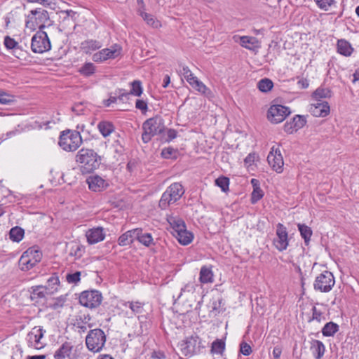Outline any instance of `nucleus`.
<instances>
[{
	"instance_id": "1",
	"label": "nucleus",
	"mask_w": 359,
	"mask_h": 359,
	"mask_svg": "<svg viewBox=\"0 0 359 359\" xmlns=\"http://www.w3.org/2000/svg\"><path fill=\"white\" fill-rule=\"evenodd\" d=\"M76 161L79 164L81 172L87 174L99 168L101 158L93 149L82 148L76 156Z\"/></svg>"
},
{
	"instance_id": "2",
	"label": "nucleus",
	"mask_w": 359,
	"mask_h": 359,
	"mask_svg": "<svg viewBox=\"0 0 359 359\" xmlns=\"http://www.w3.org/2000/svg\"><path fill=\"white\" fill-rule=\"evenodd\" d=\"M166 220L172 229V233L180 244L187 245L193 241L194 234L187 229L185 222L180 217L168 215Z\"/></svg>"
},
{
	"instance_id": "3",
	"label": "nucleus",
	"mask_w": 359,
	"mask_h": 359,
	"mask_svg": "<svg viewBox=\"0 0 359 359\" xmlns=\"http://www.w3.org/2000/svg\"><path fill=\"white\" fill-rule=\"evenodd\" d=\"M165 128L164 121L161 116H156L147 119L142 124V141L144 143L149 142L152 137L163 133Z\"/></svg>"
},
{
	"instance_id": "4",
	"label": "nucleus",
	"mask_w": 359,
	"mask_h": 359,
	"mask_svg": "<svg viewBox=\"0 0 359 359\" xmlns=\"http://www.w3.org/2000/svg\"><path fill=\"white\" fill-rule=\"evenodd\" d=\"M107 336L100 328L90 330L86 337V345L88 349L93 353L100 352L106 343Z\"/></svg>"
},
{
	"instance_id": "5",
	"label": "nucleus",
	"mask_w": 359,
	"mask_h": 359,
	"mask_svg": "<svg viewBox=\"0 0 359 359\" xmlns=\"http://www.w3.org/2000/svg\"><path fill=\"white\" fill-rule=\"evenodd\" d=\"M183 187L180 183H173L163 192L159 201V207L165 210L169 205L177 202L184 194Z\"/></svg>"
},
{
	"instance_id": "6",
	"label": "nucleus",
	"mask_w": 359,
	"mask_h": 359,
	"mask_svg": "<svg viewBox=\"0 0 359 359\" xmlns=\"http://www.w3.org/2000/svg\"><path fill=\"white\" fill-rule=\"evenodd\" d=\"M178 346L182 354L184 356L198 354L205 347L201 339L196 334L186 337L178 344Z\"/></svg>"
},
{
	"instance_id": "7",
	"label": "nucleus",
	"mask_w": 359,
	"mask_h": 359,
	"mask_svg": "<svg viewBox=\"0 0 359 359\" xmlns=\"http://www.w3.org/2000/svg\"><path fill=\"white\" fill-rule=\"evenodd\" d=\"M82 142L79 132L70 130L61 133L59 140L60 147L65 151H73L76 150Z\"/></svg>"
},
{
	"instance_id": "8",
	"label": "nucleus",
	"mask_w": 359,
	"mask_h": 359,
	"mask_svg": "<svg viewBox=\"0 0 359 359\" xmlns=\"http://www.w3.org/2000/svg\"><path fill=\"white\" fill-rule=\"evenodd\" d=\"M42 253L35 247H32L24 252L20 257L18 264L23 271L32 269L36 264L41 262Z\"/></svg>"
},
{
	"instance_id": "9",
	"label": "nucleus",
	"mask_w": 359,
	"mask_h": 359,
	"mask_svg": "<svg viewBox=\"0 0 359 359\" xmlns=\"http://www.w3.org/2000/svg\"><path fill=\"white\" fill-rule=\"evenodd\" d=\"M49 20L48 12L42 8L32 10L27 15L26 27L35 29L36 27L41 30L45 27V23Z\"/></svg>"
},
{
	"instance_id": "10",
	"label": "nucleus",
	"mask_w": 359,
	"mask_h": 359,
	"mask_svg": "<svg viewBox=\"0 0 359 359\" xmlns=\"http://www.w3.org/2000/svg\"><path fill=\"white\" fill-rule=\"evenodd\" d=\"M335 284V280L332 273L324 271L316 277L313 288L321 292H329Z\"/></svg>"
},
{
	"instance_id": "11",
	"label": "nucleus",
	"mask_w": 359,
	"mask_h": 359,
	"mask_svg": "<svg viewBox=\"0 0 359 359\" xmlns=\"http://www.w3.org/2000/svg\"><path fill=\"white\" fill-rule=\"evenodd\" d=\"M31 48L35 53H43L50 50L51 44L46 32L40 30L32 36Z\"/></svg>"
},
{
	"instance_id": "12",
	"label": "nucleus",
	"mask_w": 359,
	"mask_h": 359,
	"mask_svg": "<svg viewBox=\"0 0 359 359\" xmlns=\"http://www.w3.org/2000/svg\"><path fill=\"white\" fill-rule=\"evenodd\" d=\"M102 301V293L98 290H86L81 293L79 303L88 308L93 309L100 305Z\"/></svg>"
},
{
	"instance_id": "13",
	"label": "nucleus",
	"mask_w": 359,
	"mask_h": 359,
	"mask_svg": "<svg viewBox=\"0 0 359 359\" xmlns=\"http://www.w3.org/2000/svg\"><path fill=\"white\" fill-rule=\"evenodd\" d=\"M291 113L289 107L281 104H273L268 110L267 117L273 123H279L283 121Z\"/></svg>"
},
{
	"instance_id": "14",
	"label": "nucleus",
	"mask_w": 359,
	"mask_h": 359,
	"mask_svg": "<svg viewBox=\"0 0 359 359\" xmlns=\"http://www.w3.org/2000/svg\"><path fill=\"white\" fill-rule=\"evenodd\" d=\"M121 52V47L114 44L109 48H104L93 55L92 59L95 62H102L109 59H115Z\"/></svg>"
},
{
	"instance_id": "15",
	"label": "nucleus",
	"mask_w": 359,
	"mask_h": 359,
	"mask_svg": "<svg viewBox=\"0 0 359 359\" xmlns=\"http://www.w3.org/2000/svg\"><path fill=\"white\" fill-rule=\"evenodd\" d=\"M46 331L41 327H34L27 335V342L29 347H33L36 349L42 348L45 343L41 339L44 336Z\"/></svg>"
},
{
	"instance_id": "16",
	"label": "nucleus",
	"mask_w": 359,
	"mask_h": 359,
	"mask_svg": "<svg viewBox=\"0 0 359 359\" xmlns=\"http://www.w3.org/2000/svg\"><path fill=\"white\" fill-rule=\"evenodd\" d=\"M276 238L273 239L276 248L280 252L286 250L289 244L288 233L283 224L278 223L276 225Z\"/></svg>"
},
{
	"instance_id": "17",
	"label": "nucleus",
	"mask_w": 359,
	"mask_h": 359,
	"mask_svg": "<svg viewBox=\"0 0 359 359\" xmlns=\"http://www.w3.org/2000/svg\"><path fill=\"white\" fill-rule=\"evenodd\" d=\"M267 161L271 168L277 173H281L283 171V158L278 147L274 146L271 147L267 156Z\"/></svg>"
},
{
	"instance_id": "18",
	"label": "nucleus",
	"mask_w": 359,
	"mask_h": 359,
	"mask_svg": "<svg viewBox=\"0 0 359 359\" xmlns=\"http://www.w3.org/2000/svg\"><path fill=\"white\" fill-rule=\"evenodd\" d=\"M306 116L304 115H295L290 121H287L284 125V130L288 134H292L302 128L306 123Z\"/></svg>"
},
{
	"instance_id": "19",
	"label": "nucleus",
	"mask_w": 359,
	"mask_h": 359,
	"mask_svg": "<svg viewBox=\"0 0 359 359\" xmlns=\"http://www.w3.org/2000/svg\"><path fill=\"white\" fill-rule=\"evenodd\" d=\"M142 91L143 89L141 81L139 80H135L131 83V89L129 92H127L124 89L118 90L119 100L123 102L125 100H128L130 95L140 97L142 94Z\"/></svg>"
},
{
	"instance_id": "20",
	"label": "nucleus",
	"mask_w": 359,
	"mask_h": 359,
	"mask_svg": "<svg viewBox=\"0 0 359 359\" xmlns=\"http://www.w3.org/2000/svg\"><path fill=\"white\" fill-rule=\"evenodd\" d=\"M86 182L90 190L95 192H100L109 186V183L99 175H92L87 178Z\"/></svg>"
},
{
	"instance_id": "21",
	"label": "nucleus",
	"mask_w": 359,
	"mask_h": 359,
	"mask_svg": "<svg viewBox=\"0 0 359 359\" xmlns=\"http://www.w3.org/2000/svg\"><path fill=\"white\" fill-rule=\"evenodd\" d=\"M86 236L89 244H95L102 241L105 238L104 229L102 227H97L89 229Z\"/></svg>"
},
{
	"instance_id": "22",
	"label": "nucleus",
	"mask_w": 359,
	"mask_h": 359,
	"mask_svg": "<svg viewBox=\"0 0 359 359\" xmlns=\"http://www.w3.org/2000/svg\"><path fill=\"white\" fill-rule=\"evenodd\" d=\"M310 111L316 117H325L330 113V106L327 102H320L311 106Z\"/></svg>"
},
{
	"instance_id": "23",
	"label": "nucleus",
	"mask_w": 359,
	"mask_h": 359,
	"mask_svg": "<svg viewBox=\"0 0 359 359\" xmlns=\"http://www.w3.org/2000/svg\"><path fill=\"white\" fill-rule=\"evenodd\" d=\"M74 346L71 342H64L58 349L55 351L53 355L55 359H70Z\"/></svg>"
},
{
	"instance_id": "24",
	"label": "nucleus",
	"mask_w": 359,
	"mask_h": 359,
	"mask_svg": "<svg viewBox=\"0 0 359 359\" xmlns=\"http://www.w3.org/2000/svg\"><path fill=\"white\" fill-rule=\"evenodd\" d=\"M240 44L250 50H257L261 46L259 40L256 37L249 36H241Z\"/></svg>"
},
{
	"instance_id": "25",
	"label": "nucleus",
	"mask_w": 359,
	"mask_h": 359,
	"mask_svg": "<svg viewBox=\"0 0 359 359\" xmlns=\"http://www.w3.org/2000/svg\"><path fill=\"white\" fill-rule=\"evenodd\" d=\"M311 351L316 359H320L325 351V346L321 341L313 339L311 341Z\"/></svg>"
},
{
	"instance_id": "26",
	"label": "nucleus",
	"mask_w": 359,
	"mask_h": 359,
	"mask_svg": "<svg viewBox=\"0 0 359 359\" xmlns=\"http://www.w3.org/2000/svg\"><path fill=\"white\" fill-rule=\"evenodd\" d=\"M137 232L138 233V231H136V229H134L127 231L126 233H123L118 239V245L121 246H126L133 243L134 240L136 238Z\"/></svg>"
},
{
	"instance_id": "27",
	"label": "nucleus",
	"mask_w": 359,
	"mask_h": 359,
	"mask_svg": "<svg viewBox=\"0 0 359 359\" xmlns=\"http://www.w3.org/2000/svg\"><path fill=\"white\" fill-rule=\"evenodd\" d=\"M102 46L100 41L94 39H88L81 43V50L86 54L100 49Z\"/></svg>"
},
{
	"instance_id": "28",
	"label": "nucleus",
	"mask_w": 359,
	"mask_h": 359,
	"mask_svg": "<svg viewBox=\"0 0 359 359\" xmlns=\"http://www.w3.org/2000/svg\"><path fill=\"white\" fill-rule=\"evenodd\" d=\"M5 47L8 50H13V55L20 58L19 51H22V48L19 46L18 43L9 36H6L4 40Z\"/></svg>"
},
{
	"instance_id": "29",
	"label": "nucleus",
	"mask_w": 359,
	"mask_h": 359,
	"mask_svg": "<svg viewBox=\"0 0 359 359\" xmlns=\"http://www.w3.org/2000/svg\"><path fill=\"white\" fill-rule=\"evenodd\" d=\"M60 285L59 277L57 273H53L47 280V283L43 287L47 290L48 294H52L57 291Z\"/></svg>"
},
{
	"instance_id": "30",
	"label": "nucleus",
	"mask_w": 359,
	"mask_h": 359,
	"mask_svg": "<svg viewBox=\"0 0 359 359\" xmlns=\"http://www.w3.org/2000/svg\"><path fill=\"white\" fill-rule=\"evenodd\" d=\"M136 238L140 243L144 245L146 247H149L152 245H154V239L151 233H143L142 229L140 228H137Z\"/></svg>"
},
{
	"instance_id": "31",
	"label": "nucleus",
	"mask_w": 359,
	"mask_h": 359,
	"mask_svg": "<svg viewBox=\"0 0 359 359\" xmlns=\"http://www.w3.org/2000/svg\"><path fill=\"white\" fill-rule=\"evenodd\" d=\"M97 129L104 137H107L114 131L115 127L111 121H101L97 124Z\"/></svg>"
},
{
	"instance_id": "32",
	"label": "nucleus",
	"mask_w": 359,
	"mask_h": 359,
	"mask_svg": "<svg viewBox=\"0 0 359 359\" xmlns=\"http://www.w3.org/2000/svg\"><path fill=\"white\" fill-rule=\"evenodd\" d=\"M337 47V52L344 56H350L353 50L351 43L345 39H339Z\"/></svg>"
},
{
	"instance_id": "33",
	"label": "nucleus",
	"mask_w": 359,
	"mask_h": 359,
	"mask_svg": "<svg viewBox=\"0 0 359 359\" xmlns=\"http://www.w3.org/2000/svg\"><path fill=\"white\" fill-rule=\"evenodd\" d=\"M213 272L211 267L203 266L200 271L199 280L201 283L205 284L214 281Z\"/></svg>"
},
{
	"instance_id": "34",
	"label": "nucleus",
	"mask_w": 359,
	"mask_h": 359,
	"mask_svg": "<svg viewBox=\"0 0 359 359\" xmlns=\"http://www.w3.org/2000/svg\"><path fill=\"white\" fill-rule=\"evenodd\" d=\"M31 299L38 302L40 299H45L48 295L47 290L43 285H36L32 287Z\"/></svg>"
},
{
	"instance_id": "35",
	"label": "nucleus",
	"mask_w": 359,
	"mask_h": 359,
	"mask_svg": "<svg viewBox=\"0 0 359 359\" xmlns=\"http://www.w3.org/2000/svg\"><path fill=\"white\" fill-rule=\"evenodd\" d=\"M297 227H298V230L300 232V235H301L302 238L304 241L305 245H308L310 242L311 237L313 234L312 229L309 226L306 225L305 224L299 223L297 224Z\"/></svg>"
},
{
	"instance_id": "36",
	"label": "nucleus",
	"mask_w": 359,
	"mask_h": 359,
	"mask_svg": "<svg viewBox=\"0 0 359 359\" xmlns=\"http://www.w3.org/2000/svg\"><path fill=\"white\" fill-rule=\"evenodd\" d=\"M339 331V325L334 322L327 323L322 329L325 337H332Z\"/></svg>"
},
{
	"instance_id": "37",
	"label": "nucleus",
	"mask_w": 359,
	"mask_h": 359,
	"mask_svg": "<svg viewBox=\"0 0 359 359\" xmlns=\"http://www.w3.org/2000/svg\"><path fill=\"white\" fill-rule=\"evenodd\" d=\"M90 320V318L89 316H78L76 317L74 326L76 327L77 329H79V332H84L87 330V327L86 325V323Z\"/></svg>"
},
{
	"instance_id": "38",
	"label": "nucleus",
	"mask_w": 359,
	"mask_h": 359,
	"mask_svg": "<svg viewBox=\"0 0 359 359\" xmlns=\"http://www.w3.org/2000/svg\"><path fill=\"white\" fill-rule=\"evenodd\" d=\"M144 304L140 302H126L123 304V306L130 308L131 313L133 315L140 314L143 312Z\"/></svg>"
},
{
	"instance_id": "39",
	"label": "nucleus",
	"mask_w": 359,
	"mask_h": 359,
	"mask_svg": "<svg viewBox=\"0 0 359 359\" xmlns=\"http://www.w3.org/2000/svg\"><path fill=\"white\" fill-rule=\"evenodd\" d=\"M191 87L207 97L212 96V91L198 79L197 81H195V83Z\"/></svg>"
},
{
	"instance_id": "40",
	"label": "nucleus",
	"mask_w": 359,
	"mask_h": 359,
	"mask_svg": "<svg viewBox=\"0 0 359 359\" xmlns=\"http://www.w3.org/2000/svg\"><path fill=\"white\" fill-rule=\"evenodd\" d=\"M24 229L19 226L12 228L9 232L10 239L14 242H20L24 236Z\"/></svg>"
},
{
	"instance_id": "41",
	"label": "nucleus",
	"mask_w": 359,
	"mask_h": 359,
	"mask_svg": "<svg viewBox=\"0 0 359 359\" xmlns=\"http://www.w3.org/2000/svg\"><path fill=\"white\" fill-rule=\"evenodd\" d=\"M96 70V67L92 62H86L79 70V72L86 77L92 76Z\"/></svg>"
},
{
	"instance_id": "42",
	"label": "nucleus",
	"mask_w": 359,
	"mask_h": 359,
	"mask_svg": "<svg viewBox=\"0 0 359 359\" xmlns=\"http://www.w3.org/2000/svg\"><path fill=\"white\" fill-rule=\"evenodd\" d=\"M140 15L148 25L151 26L154 28H158L161 26L160 22L156 20L153 15L143 11L140 12Z\"/></svg>"
},
{
	"instance_id": "43",
	"label": "nucleus",
	"mask_w": 359,
	"mask_h": 359,
	"mask_svg": "<svg viewBox=\"0 0 359 359\" xmlns=\"http://www.w3.org/2000/svg\"><path fill=\"white\" fill-rule=\"evenodd\" d=\"M273 86L272 81L267 78L262 79L257 83L258 89L264 93L270 91Z\"/></svg>"
},
{
	"instance_id": "44",
	"label": "nucleus",
	"mask_w": 359,
	"mask_h": 359,
	"mask_svg": "<svg viewBox=\"0 0 359 359\" xmlns=\"http://www.w3.org/2000/svg\"><path fill=\"white\" fill-rule=\"evenodd\" d=\"M215 184L219 187L224 192L229 190V179L226 177L221 176L215 180Z\"/></svg>"
},
{
	"instance_id": "45",
	"label": "nucleus",
	"mask_w": 359,
	"mask_h": 359,
	"mask_svg": "<svg viewBox=\"0 0 359 359\" xmlns=\"http://www.w3.org/2000/svg\"><path fill=\"white\" fill-rule=\"evenodd\" d=\"M225 349V343L221 339L215 340L211 348V351L213 353L222 354Z\"/></svg>"
},
{
	"instance_id": "46",
	"label": "nucleus",
	"mask_w": 359,
	"mask_h": 359,
	"mask_svg": "<svg viewBox=\"0 0 359 359\" xmlns=\"http://www.w3.org/2000/svg\"><path fill=\"white\" fill-rule=\"evenodd\" d=\"M313 95L316 98H328L332 96V91L327 88H318L313 93Z\"/></svg>"
},
{
	"instance_id": "47",
	"label": "nucleus",
	"mask_w": 359,
	"mask_h": 359,
	"mask_svg": "<svg viewBox=\"0 0 359 359\" xmlns=\"http://www.w3.org/2000/svg\"><path fill=\"white\" fill-rule=\"evenodd\" d=\"M15 102V97L11 94L0 90V104H10Z\"/></svg>"
},
{
	"instance_id": "48",
	"label": "nucleus",
	"mask_w": 359,
	"mask_h": 359,
	"mask_svg": "<svg viewBox=\"0 0 359 359\" xmlns=\"http://www.w3.org/2000/svg\"><path fill=\"white\" fill-rule=\"evenodd\" d=\"M112 147L116 155L114 157L118 160V158L123 155L125 149L119 140H116L112 144Z\"/></svg>"
},
{
	"instance_id": "49",
	"label": "nucleus",
	"mask_w": 359,
	"mask_h": 359,
	"mask_svg": "<svg viewBox=\"0 0 359 359\" xmlns=\"http://www.w3.org/2000/svg\"><path fill=\"white\" fill-rule=\"evenodd\" d=\"M264 196V191L261 188L254 189L251 194L250 202L252 204L257 203Z\"/></svg>"
},
{
	"instance_id": "50",
	"label": "nucleus",
	"mask_w": 359,
	"mask_h": 359,
	"mask_svg": "<svg viewBox=\"0 0 359 359\" xmlns=\"http://www.w3.org/2000/svg\"><path fill=\"white\" fill-rule=\"evenodd\" d=\"M311 320H315L320 323L321 321L325 320V317L321 311L318 310L316 306H313Z\"/></svg>"
},
{
	"instance_id": "51",
	"label": "nucleus",
	"mask_w": 359,
	"mask_h": 359,
	"mask_svg": "<svg viewBox=\"0 0 359 359\" xmlns=\"http://www.w3.org/2000/svg\"><path fill=\"white\" fill-rule=\"evenodd\" d=\"M177 150L171 147L163 149L161 151V155L164 158H175Z\"/></svg>"
},
{
	"instance_id": "52",
	"label": "nucleus",
	"mask_w": 359,
	"mask_h": 359,
	"mask_svg": "<svg viewBox=\"0 0 359 359\" xmlns=\"http://www.w3.org/2000/svg\"><path fill=\"white\" fill-rule=\"evenodd\" d=\"M318 6L324 11H327L334 3V0H315Z\"/></svg>"
},
{
	"instance_id": "53",
	"label": "nucleus",
	"mask_w": 359,
	"mask_h": 359,
	"mask_svg": "<svg viewBox=\"0 0 359 359\" xmlns=\"http://www.w3.org/2000/svg\"><path fill=\"white\" fill-rule=\"evenodd\" d=\"M80 277H81V272L80 271H76L73 273H69L66 276L67 281L69 283H77L80 281Z\"/></svg>"
},
{
	"instance_id": "54",
	"label": "nucleus",
	"mask_w": 359,
	"mask_h": 359,
	"mask_svg": "<svg viewBox=\"0 0 359 359\" xmlns=\"http://www.w3.org/2000/svg\"><path fill=\"white\" fill-rule=\"evenodd\" d=\"M196 284L194 283H189L186 284L182 289L180 294L177 297L179 299L184 292L193 293L195 291Z\"/></svg>"
},
{
	"instance_id": "55",
	"label": "nucleus",
	"mask_w": 359,
	"mask_h": 359,
	"mask_svg": "<svg viewBox=\"0 0 359 359\" xmlns=\"http://www.w3.org/2000/svg\"><path fill=\"white\" fill-rule=\"evenodd\" d=\"M240 352L243 355L248 356L251 354L252 351L251 346L248 343L245 341H242L240 344Z\"/></svg>"
},
{
	"instance_id": "56",
	"label": "nucleus",
	"mask_w": 359,
	"mask_h": 359,
	"mask_svg": "<svg viewBox=\"0 0 359 359\" xmlns=\"http://www.w3.org/2000/svg\"><path fill=\"white\" fill-rule=\"evenodd\" d=\"M61 13L65 15L62 19L63 22L70 21V20L73 19L76 15V12L73 11L72 10L62 11Z\"/></svg>"
},
{
	"instance_id": "57",
	"label": "nucleus",
	"mask_w": 359,
	"mask_h": 359,
	"mask_svg": "<svg viewBox=\"0 0 359 359\" xmlns=\"http://www.w3.org/2000/svg\"><path fill=\"white\" fill-rule=\"evenodd\" d=\"M257 155L255 153L249 154L244 159L245 165L247 167L251 166L255 161Z\"/></svg>"
},
{
	"instance_id": "58",
	"label": "nucleus",
	"mask_w": 359,
	"mask_h": 359,
	"mask_svg": "<svg viewBox=\"0 0 359 359\" xmlns=\"http://www.w3.org/2000/svg\"><path fill=\"white\" fill-rule=\"evenodd\" d=\"M72 111H74L76 115H81L83 114L85 110V108L83 107V104L82 102L76 103L72 107Z\"/></svg>"
},
{
	"instance_id": "59",
	"label": "nucleus",
	"mask_w": 359,
	"mask_h": 359,
	"mask_svg": "<svg viewBox=\"0 0 359 359\" xmlns=\"http://www.w3.org/2000/svg\"><path fill=\"white\" fill-rule=\"evenodd\" d=\"M135 107L144 113L147 111V103L142 100H137L135 102Z\"/></svg>"
},
{
	"instance_id": "60",
	"label": "nucleus",
	"mask_w": 359,
	"mask_h": 359,
	"mask_svg": "<svg viewBox=\"0 0 359 359\" xmlns=\"http://www.w3.org/2000/svg\"><path fill=\"white\" fill-rule=\"evenodd\" d=\"M177 132L175 129L170 128L167 131V136L165 141L170 142L177 137Z\"/></svg>"
},
{
	"instance_id": "61",
	"label": "nucleus",
	"mask_w": 359,
	"mask_h": 359,
	"mask_svg": "<svg viewBox=\"0 0 359 359\" xmlns=\"http://www.w3.org/2000/svg\"><path fill=\"white\" fill-rule=\"evenodd\" d=\"M282 353V348L279 346H276L273 349V356L274 359H280Z\"/></svg>"
},
{
	"instance_id": "62",
	"label": "nucleus",
	"mask_w": 359,
	"mask_h": 359,
	"mask_svg": "<svg viewBox=\"0 0 359 359\" xmlns=\"http://www.w3.org/2000/svg\"><path fill=\"white\" fill-rule=\"evenodd\" d=\"M117 100H119L118 96H110L109 99L104 100L103 103L105 107H109L112 103H115Z\"/></svg>"
},
{
	"instance_id": "63",
	"label": "nucleus",
	"mask_w": 359,
	"mask_h": 359,
	"mask_svg": "<svg viewBox=\"0 0 359 359\" xmlns=\"http://www.w3.org/2000/svg\"><path fill=\"white\" fill-rule=\"evenodd\" d=\"M151 357L154 359H165V355L163 351H154Z\"/></svg>"
},
{
	"instance_id": "64",
	"label": "nucleus",
	"mask_w": 359,
	"mask_h": 359,
	"mask_svg": "<svg viewBox=\"0 0 359 359\" xmlns=\"http://www.w3.org/2000/svg\"><path fill=\"white\" fill-rule=\"evenodd\" d=\"M297 84L302 89H305L309 86V81L306 79H302L298 81Z\"/></svg>"
}]
</instances>
